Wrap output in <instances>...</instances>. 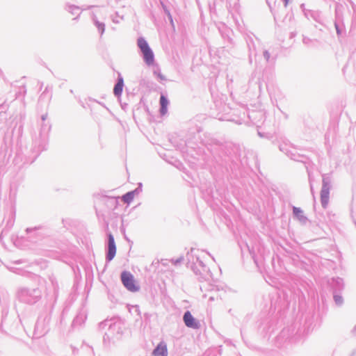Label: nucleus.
Returning <instances> with one entry per match:
<instances>
[{
    "mask_svg": "<svg viewBox=\"0 0 356 356\" xmlns=\"http://www.w3.org/2000/svg\"><path fill=\"white\" fill-rule=\"evenodd\" d=\"M121 280L125 288L131 292H137L140 286L134 278V276L129 272L124 271L121 274Z\"/></svg>",
    "mask_w": 356,
    "mask_h": 356,
    "instance_id": "obj_1",
    "label": "nucleus"
},
{
    "mask_svg": "<svg viewBox=\"0 0 356 356\" xmlns=\"http://www.w3.org/2000/svg\"><path fill=\"white\" fill-rule=\"evenodd\" d=\"M124 82L122 78H119L118 83L114 87L113 92L116 96H120L122 92Z\"/></svg>",
    "mask_w": 356,
    "mask_h": 356,
    "instance_id": "obj_6",
    "label": "nucleus"
},
{
    "mask_svg": "<svg viewBox=\"0 0 356 356\" xmlns=\"http://www.w3.org/2000/svg\"><path fill=\"white\" fill-rule=\"evenodd\" d=\"M321 202L323 207H326L329 200V191L327 188H323L321 193Z\"/></svg>",
    "mask_w": 356,
    "mask_h": 356,
    "instance_id": "obj_7",
    "label": "nucleus"
},
{
    "mask_svg": "<svg viewBox=\"0 0 356 356\" xmlns=\"http://www.w3.org/2000/svg\"><path fill=\"white\" fill-rule=\"evenodd\" d=\"M302 211L300 208H297V207L293 208V213L296 216H297L298 218L302 216Z\"/></svg>",
    "mask_w": 356,
    "mask_h": 356,
    "instance_id": "obj_11",
    "label": "nucleus"
},
{
    "mask_svg": "<svg viewBox=\"0 0 356 356\" xmlns=\"http://www.w3.org/2000/svg\"><path fill=\"white\" fill-rule=\"evenodd\" d=\"M289 2V0H285V4L286 5Z\"/></svg>",
    "mask_w": 356,
    "mask_h": 356,
    "instance_id": "obj_13",
    "label": "nucleus"
},
{
    "mask_svg": "<svg viewBox=\"0 0 356 356\" xmlns=\"http://www.w3.org/2000/svg\"><path fill=\"white\" fill-rule=\"evenodd\" d=\"M183 318L187 327L193 329H198L200 327L199 322L192 316L190 312H185Z\"/></svg>",
    "mask_w": 356,
    "mask_h": 356,
    "instance_id": "obj_3",
    "label": "nucleus"
},
{
    "mask_svg": "<svg viewBox=\"0 0 356 356\" xmlns=\"http://www.w3.org/2000/svg\"><path fill=\"white\" fill-rule=\"evenodd\" d=\"M160 104H161V111H160L162 115H165L167 113V107H168V101L163 95L161 96Z\"/></svg>",
    "mask_w": 356,
    "mask_h": 356,
    "instance_id": "obj_8",
    "label": "nucleus"
},
{
    "mask_svg": "<svg viewBox=\"0 0 356 356\" xmlns=\"http://www.w3.org/2000/svg\"><path fill=\"white\" fill-rule=\"evenodd\" d=\"M134 197V192H129L122 196V200L125 203H129L133 200Z\"/></svg>",
    "mask_w": 356,
    "mask_h": 356,
    "instance_id": "obj_9",
    "label": "nucleus"
},
{
    "mask_svg": "<svg viewBox=\"0 0 356 356\" xmlns=\"http://www.w3.org/2000/svg\"><path fill=\"white\" fill-rule=\"evenodd\" d=\"M138 45L143 52L144 59L147 65H152L154 63V54L149 48L147 42L144 38H139L138 40Z\"/></svg>",
    "mask_w": 356,
    "mask_h": 356,
    "instance_id": "obj_2",
    "label": "nucleus"
},
{
    "mask_svg": "<svg viewBox=\"0 0 356 356\" xmlns=\"http://www.w3.org/2000/svg\"><path fill=\"white\" fill-rule=\"evenodd\" d=\"M334 300L337 305H341L343 303V298L340 295H334Z\"/></svg>",
    "mask_w": 356,
    "mask_h": 356,
    "instance_id": "obj_10",
    "label": "nucleus"
},
{
    "mask_svg": "<svg viewBox=\"0 0 356 356\" xmlns=\"http://www.w3.org/2000/svg\"><path fill=\"white\" fill-rule=\"evenodd\" d=\"M116 254V246L114 241L113 236L111 234H108V254L107 259L111 261Z\"/></svg>",
    "mask_w": 356,
    "mask_h": 356,
    "instance_id": "obj_4",
    "label": "nucleus"
},
{
    "mask_svg": "<svg viewBox=\"0 0 356 356\" xmlns=\"http://www.w3.org/2000/svg\"><path fill=\"white\" fill-rule=\"evenodd\" d=\"M154 356H167L168 350L164 343H160L153 351Z\"/></svg>",
    "mask_w": 356,
    "mask_h": 356,
    "instance_id": "obj_5",
    "label": "nucleus"
},
{
    "mask_svg": "<svg viewBox=\"0 0 356 356\" xmlns=\"http://www.w3.org/2000/svg\"><path fill=\"white\" fill-rule=\"evenodd\" d=\"M159 77H160L161 79H164V77H163V76H161V75H159Z\"/></svg>",
    "mask_w": 356,
    "mask_h": 356,
    "instance_id": "obj_12",
    "label": "nucleus"
}]
</instances>
